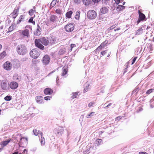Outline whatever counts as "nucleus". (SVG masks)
Segmentation results:
<instances>
[{
  "label": "nucleus",
  "instance_id": "39448f33",
  "mask_svg": "<svg viewBox=\"0 0 154 154\" xmlns=\"http://www.w3.org/2000/svg\"><path fill=\"white\" fill-rule=\"evenodd\" d=\"M65 31L68 32L72 31L74 29V24L72 23H69L67 24L64 27Z\"/></svg>",
  "mask_w": 154,
  "mask_h": 154
},
{
  "label": "nucleus",
  "instance_id": "69168bd1",
  "mask_svg": "<svg viewBox=\"0 0 154 154\" xmlns=\"http://www.w3.org/2000/svg\"><path fill=\"white\" fill-rule=\"evenodd\" d=\"M30 27V26L29 25H26V26L25 28H29Z\"/></svg>",
  "mask_w": 154,
  "mask_h": 154
},
{
  "label": "nucleus",
  "instance_id": "de8ad7c7",
  "mask_svg": "<svg viewBox=\"0 0 154 154\" xmlns=\"http://www.w3.org/2000/svg\"><path fill=\"white\" fill-rule=\"evenodd\" d=\"M137 57H134V59L132 60V63H131V64H133L135 62L137 58Z\"/></svg>",
  "mask_w": 154,
  "mask_h": 154
},
{
  "label": "nucleus",
  "instance_id": "680f3d73",
  "mask_svg": "<svg viewBox=\"0 0 154 154\" xmlns=\"http://www.w3.org/2000/svg\"><path fill=\"white\" fill-rule=\"evenodd\" d=\"M116 4H119L120 2V0H114Z\"/></svg>",
  "mask_w": 154,
  "mask_h": 154
},
{
  "label": "nucleus",
  "instance_id": "13d9d810",
  "mask_svg": "<svg viewBox=\"0 0 154 154\" xmlns=\"http://www.w3.org/2000/svg\"><path fill=\"white\" fill-rule=\"evenodd\" d=\"M100 0H92V1L94 3H97L99 2Z\"/></svg>",
  "mask_w": 154,
  "mask_h": 154
},
{
  "label": "nucleus",
  "instance_id": "a19ab883",
  "mask_svg": "<svg viewBox=\"0 0 154 154\" xmlns=\"http://www.w3.org/2000/svg\"><path fill=\"white\" fill-rule=\"evenodd\" d=\"M102 140L101 139H98L96 140V142H97V145H100L102 142Z\"/></svg>",
  "mask_w": 154,
  "mask_h": 154
},
{
  "label": "nucleus",
  "instance_id": "052dcab7",
  "mask_svg": "<svg viewBox=\"0 0 154 154\" xmlns=\"http://www.w3.org/2000/svg\"><path fill=\"white\" fill-rule=\"evenodd\" d=\"M139 154H148V153L146 152H139Z\"/></svg>",
  "mask_w": 154,
  "mask_h": 154
},
{
  "label": "nucleus",
  "instance_id": "f03ea898",
  "mask_svg": "<svg viewBox=\"0 0 154 154\" xmlns=\"http://www.w3.org/2000/svg\"><path fill=\"white\" fill-rule=\"evenodd\" d=\"M87 17L91 20L95 19L97 16L96 12L93 10H90L87 13Z\"/></svg>",
  "mask_w": 154,
  "mask_h": 154
},
{
  "label": "nucleus",
  "instance_id": "f704fd0d",
  "mask_svg": "<svg viewBox=\"0 0 154 154\" xmlns=\"http://www.w3.org/2000/svg\"><path fill=\"white\" fill-rule=\"evenodd\" d=\"M56 1L53 0L51 4L50 8L51 9L52 7H54L56 4Z\"/></svg>",
  "mask_w": 154,
  "mask_h": 154
},
{
  "label": "nucleus",
  "instance_id": "a211bd4d",
  "mask_svg": "<svg viewBox=\"0 0 154 154\" xmlns=\"http://www.w3.org/2000/svg\"><path fill=\"white\" fill-rule=\"evenodd\" d=\"M57 18L58 17L57 16L54 15H53L50 16L49 20L50 21L54 23L56 21Z\"/></svg>",
  "mask_w": 154,
  "mask_h": 154
},
{
  "label": "nucleus",
  "instance_id": "423d86ee",
  "mask_svg": "<svg viewBox=\"0 0 154 154\" xmlns=\"http://www.w3.org/2000/svg\"><path fill=\"white\" fill-rule=\"evenodd\" d=\"M20 7H19L15 8L13 12L11 14V16L13 18L15 19L18 16L19 14V11Z\"/></svg>",
  "mask_w": 154,
  "mask_h": 154
},
{
  "label": "nucleus",
  "instance_id": "864d4df0",
  "mask_svg": "<svg viewBox=\"0 0 154 154\" xmlns=\"http://www.w3.org/2000/svg\"><path fill=\"white\" fill-rule=\"evenodd\" d=\"M75 46H76V45L75 44H71L70 45V47L71 48V51L72 50V48H74V47H75Z\"/></svg>",
  "mask_w": 154,
  "mask_h": 154
},
{
  "label": "nucleus",
  "instance_id": "20e7f679",
  "mask_svg": "<svg viewBox=\"0 0 154 154\" xmlns=\"http://www.w3.org/2000/svg\"><path fill=\"white\" fill-rule=\"evenodd\" d=\"M35 46L42 50L45 49V47L42 44L41 42L39 39H36L35 40Z\"/></svg>",
  "mask_w": 154,
  "mask_h": 154
},
{
  "label": "nucleus",
  "instance_id": "c9c22d12",
  "mask_svg": "<svg viewBox=\"0 0 154 154\" xmlns=\"http://www.w3.org/2000/svg\"><path fill=\"white\" fill-rule=\"evenodd\" d=\"M55 11L56 13L57 14H58L60 15L62 14V10L59 8L57 9L56 10H55Z\"/></svg>",
  "mask_w": 154,
  "mask_h": 154
},
{
  "label": "nucleus",
  "instance_id": "7ed1b4c3",
  "mask_svg": "<svg viewBox=\"0 0 154 154\" xmlns=\"http://www.w3.org/2000/svg\"><path fill=\"white\" fill-rule=\"evenodd\" d=\"M29 54L32 57L35 59L39 56L40 53L36 48H34L30 51Z\"/></svg>",
  "mask_w": 154,
  "mask_h": 154
},
{
  "label": "nucleus",
  "instance_id": "ea45409f",
  "mask_svg": "<svg viewBox=\"0 0 154 154\" xmlns=\"http://www.w3.org/2000/svg\"><path fill=\"white\" fill-rule=\"evenodd\" d=\"M153 91H154V89H149L146 92V94L148 95L152 93Z\"/></svg>",
  "mask_w": 154,
  "mask_h": 154
},
{
  "label": "nucleus",
  "instance_id": "774afa93",
  "mask_svg": "<svg viewBox=\"0 0 154 154\" xmlns=\"http://www.w3.org/2000/svg\"><path fill=\"white\" fill-rule=\"evenodd\" d=\"M2 48V45L0 44V51L1 50Z\"/></svg>",
  "mask_w": 154,
  "mask_h": 154
},
{
  "label": "nucleus",
  "instance_id": "aec40b11",
  "mask_svg": "<svg viewBox=\"0 0 154 154\" xmlns=\"http://www.w3.org/2000/svg\"><path fill=\"white\" fill-rule=\"evenodd\" d=\"M34 134L35 136L40 135L41 136H42L43 134L42 132L39 131H37L36 129H34L33 131Z\"/></svg>",
  "mask_w": 154,
  "mask_h": 154
},
{
  "label": "nucleus",
  "instance_id": "6ab92c4d",
  "mask_svg": "<svg viewBox=\"0 0 154 154\" xmlns=\"http://www.w3.org/2000/svg\"><path fill=\"white\" fill-rule=\"evenodd\" d=\"M108 9L106 7H102L100 9V12L103 14H106L108 12Z\"/></svg>",
  "mask_w": 154,
  "mask_h": 154
},
{
  "label": "nucleus",
  "instance_id": "3c124183",
  "mask_svg": "<svg viewBox=\"0 0 154 154\" xmlns=\"http://www.w3.org/2000/svg\"><path fill=\"white\" fill-rule=\"evenodd\" d=\"M115 27V25H113V26H111L108 29V30H112V29H113Z\"/></svg>",
  "mask_w": 154,
  "mask_h": 154
},
{
  "label": "nucleus",
  "instance_id": "37998d69",
  "mask_svg": "<svg viewBox=\"0 0 154 154\" xmlns=\"http://www.w3.org/2000/svg\"><path fill=\"white\" fill-rule=\"evenodd\" d=\"M41 29L40 28V27L39 26H38V25L37 29L36 31V32L37 33L38 32H41Z\"/></svg>",
  "mask_w": 154,
  "mask_h": 154
},
{
  "label": "nucleus",
  "instance_id": "a878e982",
  "mask_svg": "<svg viewBox=\"0 0 154 154\" xmlns=\"http://www.w3.org/2000/svg\"><path fill=\"white\" fill-rule=\"evenodd\" d=\"M11 139H8L7 140L2 142V145L3 146H6L11 141Z\"/></svg>",
  "mask_w": 154,
  "mask_h": 154
},
{
  "label": "nucleus",
  "instance_id": "b1692460",
  "mask_svg": "<svg viewBox=\"0 0 154 154\" xmlns=\"http://www.w3.org/2000/svg\"><path fill=\"white\" fill-rule=\"evenodd\" d=\"M80 11H77L76 12V15L75 16V19L79 20L80 18Z\"/></svg>",
  "mask_w": 154,
  "mask_h": 154
},
{
  "label": "nucleus",
  "instance_id": "f257e3e1",
  "mask_svg": "<svg viewBox=\"0 0 154 154\" xmlns=\"http://www.w3.org/2000/svg\"><path fill=\"white\" fill-rule=\"evenodd\" d=\"M16 51L19 55H24L28 52L26 47L24 45H18L17 47Z\"/></svg>",
  "mask_w": 154,
  "mask_h": 154
},
{
  "label": "nucleus",
  "instance_id": "e433bc0d",
  "mask_svg": "<svg viewBox=\"0 0 154 154\" xmlns=\"http://www.w3.org/2000/svg\"><path fill=\"white\" fill-rule=\"evenodd\" d=\"M78 95V93L77 92H75L72 93V95L71 96V97L72 99H74L75 98L77 97Z\"/></svg>",
  "mask_w": 154,
  "mask_h": 154
},
{
  "label": "nucleus",
  "instance_id": "c85d7f7f",
  "mask_svg": "<svg viewBox=\"0 0 154 154\" xmlns=\"http://www.w3.org/2000/svg\"><path fill=\"white\" fill-rule=\"evenodd\" d=\"M7 55V54L5 51H3L2 53L0 54V60L3 59Z\"/></svg>",
  "mask_w": 154,
  "mask_h": 154
},
{
  "label": "nucleus",
  "instance_id": "58836bf2",
  "mask_svg": "<svg viewBox=\"0 0 154 154\" xmlns=\"http://www.w3.org/2000/svg\"><path fill=\"white\" fill-rule=\"evenodd\" d=\"M33 17H31L30 19L28 20V22L30 23H32L33 25L35 24V22L33 21Z\"/></svg>",
  "mask_w": 154,
  "mask_h": 154
},
{
  "label": "nucleus",
  "instance_id": "e2e57ef3",
  "mask_svg": "<svg viewBox=\"0 0 154 154\" xmlns=\"http://www.w3.org/2000/svg\"><path fill=\"white\" fill-rule=\"evenodd\" d=\"M120 29V28L119 27L117 29H114V31H116L117 30H119Z\"/></svg>",
  "mask_w": 154,
  "mask_h": 154
},
{
  "label": "nucleus",
  "instance_id": "49530a36",
  "mask_svg": "<svg viewBox=\"0 0 154 154\" xmlns=\"http://www.w3.org/2000/svg\"><path fill=\"white\" fill-rule=\"evenodd\" d=\"M51 97L50 96H46L44 97V99L45 100H50L51 98Z\"/></svg>",
  "mask_w": 154,
  "mask_h": 154
},
{
  "label": "nucleus",
  "instance_id": "9b49d317",
  "mask_svg": "<svg viewBox=\"0 0 154 154\" xmlns=\"http://www.w3.org/2000/svg\"><path fill=\"white\" fill-rule=\"evenodd\" d=\"M50 61V58L49 56L47 54L45 55L43 58L42 62L44 64H48Z\"/></svg>",
  "mask_w": 154,
  "mask_h": 154
},
{
  "label": "nucleus",
  "instance_id": "2eb2a0df",
  "mask_svg": "<svg viewBox=\"0 0 154 154\" xmlns=\"http://www.w3.org/2000/svg\"><path fill=\"white\" fill-rule=\"evenodd\" d=\"M44 93L45 95H50L53 93V91L50 88H46L44 90Z\"/></svg>",
  "mask_w": 154,
  "mask_h": 154
},
{
  "label": "nucleus",
  "instance_id": "72a5a7b5",
  "mask_svg": "<svg viewBox=\"0 0 154 154\" xmlns=\"http://www.w3.org/2000/svg\"><path fill=\"white\" fill-rule=\"evenodd\" d=\"M13 79L14 80H19V78L18 74H14L13 76Z\"/></svg>",
  "mask_w": 154,
  "mask_h": 154
},
{
  "label": "nucleus",
  "instance_id": "f8f14e48",
  "mask_svg": "<svg viewBox=\"0 0 154 154\" xmlns=\"http://www.w3.org/2000/svg\"><path fill=\"white\" fill-rule=\"evenodd\" d=\"M108 42V41L106 40L104 42H103L100 45V46H99L96 49L94 50V51L96 52V51L97 50H100L103 48L105 47H106L107 46V44Z\"/></svg>",
  "mask_w": 154,
  "mask_h": 154
},
{
  "label": "nucleus",
  "instance_id": "9d476101",
  "mask_svg": "<svg viewBox=\"0 0 154 154\" xmlns=\"http://www.w3.org/2000/svg\"><path fill=\"white\" fill-rule=\"evenodd\" d=\"M18 83L14 81L11 82L9 84L10 88L13 90L16 89L18 87Z\"/></svg>",
  "mask_w": 154,
  "mask_h": 154
},
{
  "label": "nucleus",
  "instance_id": "09e8293b",
  "mask_svg": "<svg viewBox=\"0 0 154 154\" xmlns=\"http://www.w3.org/2000/svg\"><path fill=\"white\" fill-rule=\"evenodd\" d=\"M107 50H105V51H103L101 52V54L102 55H104L106 53Z\"/></svg>",
  "mask_w": 154,
  "mask_h": 154
},
{
  "label": "nucleus",
  "instance_id": "473e14b6",
  "mask_svg": "<svg viewBox=\"0 0 154 154\" xmlns=\"http://www.w3.org/2000/svg\"><path fill=\"white\" fill-rule=\"evenodd\" d=\"M125 7L122 5H119L117 7V9H118L119 11H121L125 9Z\"/></svg>",
  "mask_w": 154,
  "mask_h": 154
},
{
  "label": "nucleus",
  "instance_id": "ddd939ff",
  "mask_svg": "<svg viewBox=\"0 0 154 154\" xmlns=\"http://www.w3.org/2000/svg\"><path fill=\"white\" fill-rule=\"evenodd\" d=\"M41 42V43L45 46H47L48 45L49 41L45 37H43L39 39Z\"/></svg>",
  "mask_w": 154,
  "mask_h": 154
},
{
  "label": "nucleus",
  "instance_id": "a18cd8bd",
  "mask_svg": "<svg viewBox=\"0 0 154 154\" xmlns=\"http://www.w3.org/2000/svg\"><path fill=\"white\" fill-rule=\"evenodd\" d=\"M95 103V102H94L93 101L90 102L88 104V106L89 107H91Z\"/></svg>",
  "mask_w": 154,
  "mask_h": 154
},
{
  "label": "nucleus",
  "instance_id": "1a4fd4ad",
  "mask_svg": "<svg viewBox=\"0 0 154 154\" xmlns=\"http://www.w3.org/2000/svg\"><path fill=\"white\" fill-rule=\"evenodd\" d=\"M4 68L7 70H11L12 68V64L9 61H7L5 62L3 65Z\"/></svg>",
  "mask_w": 154,
  "mask_h": 154
},
{
  "label": "nucleus",
  "instance_id": "4be33fe9",
  "mask_svg": "<svg viewBox=\"0 0 154 154\" xmlns=\"http://www.w3.org/2000/svg\"><path fill=\"white\" fill-rule=\"evenodd\" d=\"M73 13V12L71 11H67L65 14L66 18L68 19H70L71 18Z\"/></svg>",
  "mask_w": 154,
  "mask_h": 154
},
{
  "label": "nucleus",
  "instance_id": "6e6552de",
  "mask_svg": "<svg viewBox=\"0 0 154 154\" xmlns=\"http://www.w3.org/2000/svg\"><path fill=\"white\" fill-rule=\"evenodd\" d=\"M17 136H19L20 137V141L19 143V145L20 146L21 145H22L23 144H26L28 143V139L27 138L25 137H21V135H18Z\"/></svg>",
  "mask_w": 154,
  "mask_h": 154
},
{
  "label": "nucleus",
  "instance_id": "dca6fc26",
  "mask_svg": "<svg viewBox=\"0 0 154 154\" xmlns=\"http://www.w3.org/2000/svg\"><path fill=\"white\" fill-rule=\"evenodd\" d=\"M35 100L36 102L39 104H42L43 103V100L42 96H38L35 97Z\"/></svg>",
  "mask_w": 154,
  "mask_h": 154
},
{
  "label": "nucleus",
  "instance_id": "393cba45",
  "mask_svg": "<svg viewBox=\"0 0 154 154\" xmlns=\"http://www.w3.org/2000/svg\"><path fill=\"white\" fill-rule=\"evenodd\" d=\"M24 19V16L23 15H21L20 17L18 20L17 21V24H19L20 22L23 20Z\"/></svg>",
  "mask_w": 154,
  "mask_h": 154
},
{
  "label": "nucleus",
  "instance_id": "7c9ffc66",
  "mask_svg": "<svg viewBox=\"0 0 154 154\" xmlns=\"http://www.w3.org/2000/svg\"><path fill=\"white\" fill-rule=\"evenodd\" d=\"M33 9H31L29 11V14L30 16H32L33 15L35 11V7H33Z\"/></svg>",
  "mask_w": 154,
  "mask_h": 154
},
{
  "label": "nucleus",
  "instance_id": "412c9836",
  "mask_svg": "<svg viewBox=\"0 0 154 154\" xmlns=\"http://www.w3.org/2000/svg\"><path fill=\"white\" fill-rule=\"evenodd\" d=\"M64 131V129L62 128H58L56 129L55 131V132L57 134H63Z\"/></svg>",
  "mask_w": 154,
  "mask_h": 154
},
{
  "label": "nucleus",
  "instance_id": "cd10ccee",
  "mask_svg": "<svg viewBox=\"0 0 154 154\" xmlns=\"http://www.w3.org/2000/svg\"><path fill=\"white\" fill-rule=\"evenodd\" d=\"M143 30L141 28H140L139 29L136 31L135 35H140L143 33Z\"/></svg>",
  "mask_w": 154,
  "mask_h": 154
},
{
  "label": "nucleus",
  "instance_id": "4c0bfd02",
  "mask_svg": "<svg viewBox=\"0 0 154 154\" xmlns=\"http://www.w3.org/2000/svg\"><path fill=\"white\" fill-rule=\"evenodd\" d=\"M4 99L6 101H10L12 99V97L10 96H7L4 98Z\"/></svg>",
  "mask_w": 154,
  "mask_h": 154
},
{
  "label": "nucleus",
  "instance_id": "bf43d9fd",
  "mask_svg": "<svg viewBox=\"0 0 154 154\" xmlns=\"http://www.w3.org/2000/svg\"><path fill=\"white\" fill-rule=\"evenodd\" d=\"M109 0H102V1L104 3H107L109 1Z\"/></svg>",
  "mask_w": 154,
  "mask_h": 154
},
{
  "label": "nucleus",
  "instance_id": "338daca9",
  "mask_svg": "<svg viewBox=\"0 0 154 154\" xmlns=\"http://www.w3.org/2000/svg\"><path fill=\"white\" fill-rule=\"evenodd\" d=\"M55 70H54L53 71L51 72L49 74L53 73L54 72H55Z\"/></svg>",
  "mask_w": 154,
  "mask_h": 154
},
{
  "label": "nucleus",
  "instance_id": "603ef678",
  "mask_svg": "<svg viewBox=\"0 0 154 154\" xmlns=\"http://www.w3.org/2000/svg\"><path fill=\"white\" fill-rule=\"evenodd\" d=\"M149 47L150 48V50L151 51H152L153 50V45L152 44H150L149 46Z\"/></svg>",
  "mask_w": 154,
  "mask_h": 154
},
{
  "label": "nucleus",
  "instance_id": "4468645a",
  "mask_svg": "<svg viewBox=\"0 0 154 154\" xmlns=\"http://www.w3.org/2000/svg\"><path fill=\"white\" fill-rule=\"evenodd\" d=\"M21 33L22 35L25 37L29 38L30 36L29 31L28 29H25L21 31Z\"/></svg>",
  "mask_w": 154,
  "mask_h": 154
},
{
  "label": "nucleus",
  "instance_id": "5701e85b",
  "mask_svg": "<svg viewBox=\"0 0 154 154\" xmlns=\"http://www.w3.org/2000/svg\"><path fill=\"white\" fill-rule=\"evenodd\" d=\"M16 27V26L14 24H13L9 28L8 31L7 32V33L13 31Z\"/></svg>",
  "mask_w": 154,
  "mask_h": 154
},
{
  "label": "nucleus",
  "instance_id": "f3484780",
  "mask_svg": "<svg viewBox=\"0 0 154 154\" xmlns=\"http://www.w3.org/2000/svg\"><path fill=\"white\" fill-rule=\"evenodd\" d=\"M68 68L66 67H63L62 68V71L61 73V76L63 77H66V75H67V74L68 72Z\"/></svg>",
  "mask_w": 154,
  "mask_h": 154
},
{
  "label": "nucleus",
  "instance_id": "6e6d98bb",
  "mask_svg": "<svg viewBox=\"0 0 154 154\" xmlns=\"http://www.w3.org/2000/svg\"><path fill=\"white\" fill-rule=\"evenodd\" d=\"M28 59V58L26 57H23L21 59V60L22 61H26Z\"/></svg>",
  "mask_w": 154,
  "mask_h": 154
},
{
  "label": "nucleus",
  "instance_id": "0eeeda50",
  "mask_svg": "<svg viewBox=\"0 0 154 154\" xmlns=\"http://www.w3.org/2000/svg\"><path fill=\"white\" fill-rule=\"evenodd\" d=\"M138 13L139 14V18L137 21V24L139 23L141 21H142L144 20L146 17L145 15L141 13L140 10H138Z\"/></svg>",
  "mask_w": 154,
  "mask_h": 154
},
{
  "label": "nucleus",
  "instance_id": "0e129e2a",
  "mask_svg": "<svg viewBox=\"0 0 154 154\" xmlns=\"http://www.w3.org/2000/svg\"><path fill=\"white\" fill-rule=\"evenodd\" d=\"M111 105H112V103H110L108 105H107L105 107V108H106V107H108L109 106H111Z\"/></svg>",
  "mask_w": 154,
  "mask_h": 154
},
{
  "label": "nucleus",
  "instance_id": "8fccbe9b",
  "mask_svg": "<svg viewBox=\"0 0 154 154\" xmlns=\"http://www.w3.org/2000/svg\"><path fill=\"white\" fill-rule=\"evenodd\" d=\"M89 89L88 86H86L84 89V92H86L88 91Z\"/></svg>",
  "mask_w": 154,
  "mask_h": 154
},
{
  "label": "nucleus",
  "instance_id": "5fc2aeb1",
  "mask_svg": "<svg viewBox=\"0 0 154 154\" xmlns=\"http://www.w3.org/2000/svg\"><path fill=\"white\" fill-rule=\"evenodd\" d=\"M23 154H27L28 151L26 149H24L23 152Z\"/></svg>",
  "mask_w": 154,
  "mask_h": 154
},
{
  "label": "nucleus",
  "instance_id": "c03bdc74",
  "mask_svg": "<svg viewBox=\"0 0 154 154\" xmlns=\"http://www.w3.org/2000/svg\"><path fill=\"white\" fill-rule=\"evenodd\" d=\"M95 113V112H91L90 114H88L87 116V118H89V117L91 116H93L94 115V114ZM94 115H95V114H94Z\"/></svg>",
  "mask_w": 154,
  "mask_h": 154
},
{
  "label": "nucleus",
  "instance_id": "4d7b16f0",
  "mask_svg": "<svg viewBox=\"0 0 154 154\" xmlns=\"http://www.w3.org/2000/svg\"><path fill=\"white\" fill-rule=\"evenodd\" d=\"M80 0H74V2L75 3H79L80 2Z\"/></svg>",
  "mask_w": 154,
  "mask_h": 154
},
{
  "label": "nucleus",
  "instance_id": "2f4dec72",
  "mask_svg": "<svg viewBox=\"0 0 154 154\" xmlns=\"http://www.w3.org/2000/svg\"><path fill=\"white\" fill-rule=\"evenodd\" d=\"M56 41V38L54 36H52L51 37V39L50 40V42L52 43H54Z\"/></svg>",
  "mask_w": 154,
  "mask_h": 154
},
{
  "label": "nucleus",
  "instance_id": "79ce46f5",
  "mask_svg": "<svg viewBox=\"0 0 154 154\" xmlns=\"http://www.w3.org/2000/svg\"><path fill=\"white\" fill-rule=\"evenodd\" d=\"M123 117V116H118V117H116V119L115 120L116 121L119 122V121Z\"/></svg>",
  "mask_w": 154,
  "mask_h": 154
},
{
  "label": "nucleus",
  "instance_id": "c756f323",
  "mask_svg": "<svg viewBox=\"0 0 154 154\" xmlns=\"http://www.w3.org/2000/svg\"><path fill=\"white\" fill-rule=\"evenodd\" d=\"M40 142L42 146H44L45 145V140L44 138L42 137V136H41L40 139Z\"/></svg>",
  "mask_w": 154,
  "mask_h": 154
},
{
  "label": "nucleus",
  "instance_id": "bb28decb",
  "mask_svg": "<svg viewBox=\"0 0 154 154\" xmlns=\"http://www.w3.org/2000/svg\"><path fill=\"white\" fill-rule=\"evenodd\" d=\"M83 4L86 5H88L91 4V0H82Z\"/></svg>",
  "mask_w": 154,
  "mask_h": 154
}]
</instances>
